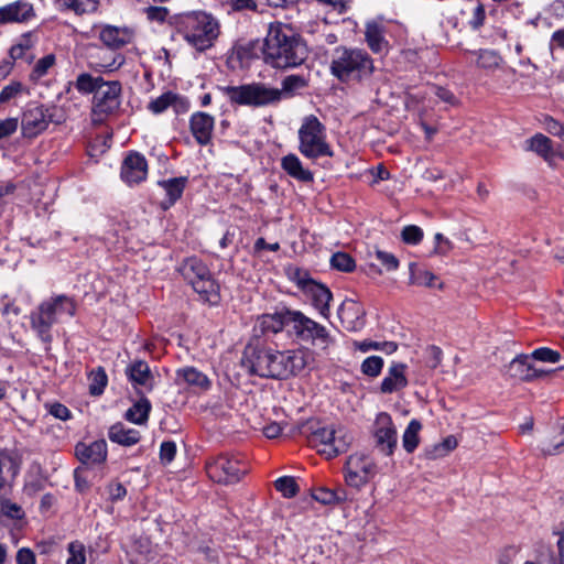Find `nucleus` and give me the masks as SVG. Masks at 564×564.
<instances>
[{"label": "nucleus", "mask_w": 564, "mask_h": 564, "mask_svg": "<svg viewBox=\"0 0 564 564\" xmlns=\"http://www.w3.org/2000/svg\"><path fill=\"white\" fill-rule=\"evenodd\" d=\"M310 358L307 349L280 351L257 340L245 346L239 365L249 376L284 380L304 370Z\"/></svg>", "instance_id": "f257e3e1"}, {"label": "nucleus", "mask_w": 564, "mask_h": 564, "mask_svg": "<svg viewBox=\"0 0 564 564\" xmlns=\"http://www.w3.org/2000/svg\"><path fill=\"white\" fill-rule=\"evenodd\" d=\"M286 328L288 333L299 341L308 343L328 355L335 339L328 330L301 311L282 307L272 314L258 316L254 332L261 335L276 334Z\"/></svg>", "instance_id": "f03ea898"}, {"label": "nucleus", "mask_w": 564, "mask_h": 564, "mask_svg": "<svg viewBox=\"0 0 564 564\" xmlns=\"http://www.w3.org/2000/svg\"><path fill=\"white\" fill-rule=\"evenodd\" d=\"M261 50L264 63L276 69L297 67L308 55L303 37L290 25L281 22L269 25Z\"/></svg>", "instance_id": "7ed1b4c3"}, {"label": "nucleus", "mask_w": 564, "mask_h": 564, "mask_svg": "<svg viewBox=\"0 0 564 564\" xmlns=\"http://www.w3.org/2000/svg\"><path fill=\"white\" fill-rule=\"evenodd\" d=\"M282 88L268 87L263 83H251L240 86H226L224 94L231 104L253 108L279 104L283 97H291L299 89L307 86V80L301 75H289L283 78Z\"/></svg>", "instance_id": "20e7f679"}, {"label": "nucleus", "mask_w": 564, "mask_h": 564, "mask_svg": "<svg viewBox=\"0 0 564 564\" xmlns=\"http://www.w3.org/2000/svg\"><path fill=\"white\" fill-rule=\"evenodd\" d=\"M173 24L180 35L197 52L214 46L219 35L218 21L204 11H192L174 17Z\"/></svg>", "instance_id": "39448f33"}, {"label": "nucleus", "mask_w": 564, "mask_h": 564, "mask_svg": "<svg viewBox=\"0 0 564 564\" xmlns=\"http://www.w3.org/2000/svg\"><path fill=\"white\" fill-rule=\"evenodd\" d=\"M375 65L370 55L359 48L336 47L330 72L341 83H361L368 80L373 74Z\"/></svg>", "instance_id": "423d86ee"}, {"label": "nucleus", "mask_w": 564, "mask_h": 564, "mask_svg": "<svg viewBox=\"0 0 564 564\" xmlns=\"http://www.w3.org/2000/svg\"><path fill=\"white\" fill-rule=\"evenodd\" d=\"M312 447L327 459L334 458L348 451L351 436L345 429L334 425H322L318 421H308L302 430Z\"/></svg>", "instance_id": "0eeeda50"}, {"label": "nucleus", "mask_w": 564, "mask_h": 564, "mask_svg": "<svg viewBox=\"0 0 564 564\" xmlns=\"http://www.w3.org/2000/svg\"><path fill=\"white\" fill-rule=\"evenodd\" d=\"M76 304L73 299L61 294L43 301L30 315L31 327L36 332L42 341H52L51 328L57 323L58 316L67 314L74 316Z\"/></svg>", "instance_id": "6e6552de"}, {"label": "nucleus", "mask_w": 564, "mask_h": 564, "mask_svg": "<svg viewBox=\"0 0 564 564\" xmlns=\"http://www.w3.org/2000/svg\"><path fill=\"white\" fill-rule=\"evenodd\" d=\"M177 271L199 295L200 300L217 305L220 301V288L207 264L198 257H188L182 261Z\"/></svg>", "instance_id": "1a4fd4ad"}, {"label": "nucleus", "mask_w": 564, "mask_h": 564, "mask_svg": "<svg viewBox=\"0 0 564 564\" xmlns=\"http://www.w3.org/2000/svg\"><path fill=\"white\" fill-rule=\"evenodd\" d=\"M299 151L310 160L333 155V151L326 142L325 127L313 115L304 118L299 129Z\"/></svg>", "instance_id": "9d476101"}, {"label": "nucleus", "mask_w": 564, "mask_h": 564, "mask_svg": "<svg viewBox=\"0 0 564 564\" xmlns=\"http://www.w3.org/2000/svg\"><path fill=\"white\" fill-rule=\"evenodd\" d=\"M205 467L208 477L213 481L223 485L237 484L248 473L246 464L228 454L209 458Z\"/></svg>", "instance_id": "9b49d317"}, {"label": "nucleus", "mask_w": 564, "mask_h": 564, "mask_svg": "<svg viewBox=\"0 0 564 564\" xmlns=\"http://www.w3.org/2000/svg\"><path fill=\"white\" fill-rule=\"evenodd\" d=\"M54 107L47 108L43 105H30L22 113V135L33 139L46 130L50 122H57L54 119Z\"/></svg>", "instance_id": "f8f14e48"}, {"label": "nucleus", "mask_w": 564, "mask_h": 564, "mask_svg": "<svg viewBox=\"0 0 564 564\" xmlns=\"http://www.w3.org/2000/svg\"><path fill=\"white\" fill-rule=\"evenodd\" d=\"M121 85L119 82H105L94 95L93 112L102 120L119 109Z\"/></svg>", "instance_id": "ddd939ff"}, {"label": "nucleus", "mask_w": 564, "mask_h": 564, "mask_svg": "<svg viewBox=\"0 0 564 564\" xmlns=\"http://www.w3.org/2000/svg\"><path fill=\"white\" fill-rule=\"evenodd\" d=\"M373 436L376 440V448L379 452L387 456L393 454L398 444V436L389 414L380 413L378 415Z\"/></svg>", "instance_id": "4468645a"}, {"label": "nucleus", "mask_w": 564, "mask_h": 564, "mask_svg": "<svg viewBox=\"0 0 564 564\" xmlns=\"http://www.w3.org/2000/svg\"><path fill=\"white\" fill-rule=\"evenodd\" d=\"M508 372L512 378L521 381H533L546 377L551 370L535 367L531 355H519L508 366Z\"/></svg>", "instance_id": "2eb2a0df"}, {"label": "nucleus", "mask_w": 564, "mask_h": 564, "mask_svg": "<svg viewBox=\"0 0 564 564\" xmlns=\"http://www.w3.org/2000/svg\"><path fill=\"white\" fill-rule=\"evenodd\" d=\"M148 174V162L145 158L138 153H129L121 165V178L129 185L139 184L144 181Z\"/></svg>", "instance_id": "dca6fc26"}, {"label": "nucleus", "mask_w": 564, "mask_h": 564, "mask_svg": "<svg viewBox=\"0 0 564 564\" xmlns=\"http://www.w3.org/2000/svg\"><path fill=\"white\" fill-rule=\"evenodd\" d=\"M34 17L33 6L25 0H18L0 8V24L25 23Z\"/></svg>", "instance_id": "f3484780"}, {"label": "nucleus", "mask_w": 564, "mask_h": 564, "mask_svg": "<svg viewBox=\"0 0 564 564\" xmlns=\"http://www.w3.org/2000/svg\"><path fill=\"white\" fill-rule=\"evenodd\" d=\"M75 455L83 465L101 464L107 458V443L105 440H99L86 444L79 442L75 446Z\"/></svg>", "instance_id": "a211bd4d"}, {"label": "nucleus", "mask_w": 564, "mask_h": 564, "mask_svg": "<svg viewBox=\"0 0 564 564\" xmlns=\"http://www.w3.org/2000/svg\"><path fill=\"white\" fill-rule=\"evenodd\" d=\"M214 122V117L206 112L198 111L192 115L191 131L200 145H207L210 142Z\"/></svg>", "instance_id": "6ab92c4d"}, {"label": "nucleus", "mask_w": 564, "mask_h": 564, "mask_svg": "<svg viewBox=\"0 0 564 564\" xmlns=\"http://www.w3.org/2000/svg\"><path fill=\"white\" fill-rule=\"evenodd\" d=\"M406 368L405 364L392 362L388 369L387 376L380 384V391L382 393H392L404 389L409 383L405 377Z\"/></svg>", "instance_id": "aec40b11"}, {"label": "nucleus", "mask_w": 564, "mask_h": 564, "mask_svg": "<svg viewBox=\"0 0 564 564\" xmlns=\"http://www.w3.org/2000/svg\"><path fill=\"white\" fill-rule=\"evenodd\" d=\"M99 39L107 47L118 50L132 41L133 32L128 28L105 25L100 31Z\"/></svg>", "instance_id": "412c9836"}, {"label": "nucleus", "mask_w": 564, "mask_h": 564, "mask_svg": "<svg viewBox=\"0 0 564 564\" xmlns=\"http://www.w3.org/2000/svg\"><path fill=\"white\" fill-rule=\"evenodd\" d=\"M187 181L186 176H180L158 182L166 195L165 199L161 202L162 209L171 208L182 197Z\"/></svg>", "instance_id": "4be33fe9"}, {"label": "nucleus", "mask_w": 564, "mask_h": 564, "mask_svg": "<svg viewBox=\"0 0 564 564\" xmlns=\"http://www.w3.org/2000/svg\"><path fill=\"white\" fill-rule=\"evenodd\" d=\"M304 293L311 297L313 306L326 317L329 312V302L333 299L330 290L324 284L314 281L306 286Z\"/></svg>", "instance_id": "5701e85b"}, {"label": "nucleus", "mask_w": 564, "mask_h": 564, "mask_svg": "<svg viewBox=\"0 0 564 564\" xmlns=\"http://www.w3.org/2000/svg\"><path fill=\"white\" fill-rule=\"evenodd\" d=\"M281 167L292 178L302 183H312L314 174L305 169L297 155L290 153L281 159Z\"/></svg>", "instance_id": "b1692460"}, {"label": "nucleus", "mask_w": 564, "mask_h": 564, "mask_svg": "<svg viewBox=\"0 0 564 564\" xmlns=\"http://www.w3.org/2000/svg\"><path fill=\"white\" fill-rule=\"evenodd\" d=\"M365 37L369 48L376 54L382 53L388 47V41L384 39V28L378 22H367Z\"/></svg>", "instance_id": "393cba45"}, {"label": "nucleus", "mask_w": 564, "mask_h": 564, "mask_svg": "<svg viewBox=\"0 0 564 564\" xmlns=\"http://www.w3.org/2000/svg\"><path fill=\"white\" fill-rule=\"evenodd\" d=\"M129 380L135 384L152 389V373L150 367L144 360H135L126 369Z\"/></svg>", "instance_id": "a878e982"}, {"label": "nucleus", "mask_w": 564, "mask_h": 564, "mask_svg": "<svg viewBox=\"0 0 564 564\" xmlns=\"http://www.w3.org/2000/svg\"><path fill=\"white\" fill-rule=\"evenodd\" d=\"M108 437L113 443L131 446L140 441V433L133 429H126L122 423H116L109 429Z\"/></svg>", "instance_id": "bb28decb"}, {"label": "nucleus", "mask_w": 564, "mask_h": 564, "mask_svg": "<svg viewBox=\"0 0 564 564\" xmlns=\"http://www.w3.org/2000/svg\"><path fill=\"white\" fill-rule=\"evenodd\" d=\"M18 473L14 459L6 452H0V492L11 487Z\"/></svg>", "instance_id": "cd10ccee"}, {"label": "nucleus", "mask_w": 564, "mask_h": 564, "mask_svg": "<svg viewBox=\"0 0 564 564\" xmlns=\"http://www.w3.org/2000/svg\"><path fill=\"white\" fill-rule=\"evenodd\" d=\"M151 411V402L148 398L141 397L129 408L124 414V419L131 423L142 425L147 423Z\"/></svg>", "instance_id": "c85d7f7f"}, {"label": "nucleus", "mask_w": 564, "mask_h": 564, "mask_svg": "<svg viewBox=\"0 0 564 564\" xmlns=\"http://www.w3.org/2000/svg\"><path fill=\"white\" fill-rule=\"evenodd\" d=\"M187 105H188V102L186 100H184L176 94H173L172 91H167V93H164L163 95H161L160 97H158L156 99L152 100L149 104V109L153 113H161V112L165 111L170 106H174L175 108H177L180 106V107L186 109Z\"/></svg>", "instance_id": "c756f323"}, {"label": "nucleus", "mask_w": 564, "mask_h": 564, "mask_svg": "<svg viewBox=\"0 0 564 564\" xmlns=\"http://www.w3.org/2000/svg\"><path fill=\"white\" fill-rule=\"evenodd\" d=\"M528 150L535 152L538 155L543 158L545 161L552 160L554 152L552 148V141L550 138L542 133H536L527 141Z\"/></svg>", "instance_id": "7c9ffc66"}, {"label": "nucleus", "mask_w": 564, "mask_h": 564, "mask_svg": "<svg viewBox=\"0 0 564 564\" xmlns=\"http://www.w3.org/2000/svg\"><path fill=\"white\" fill-rule=\"evenodd\" d=\"M177 378L183 379L187 384L207 390L210 381L207 376L194 367H185L176 371Z\"/></svg>", "instance_id": "2f4dec72"}, {"label": "nucleus", "mask_w": 564, "mask_h": 564, "mask_svg": "<svg viewBox=\"0 0 564 564\" xmlns=\"http://www.w3.org/2000/svg\"><path fill=\"white\" fill-rule=\"evenodd\" d=\"M312 497L323 505L340 503L347 500V494L344 488L334 490L325 487L315 488L312 492Z\"/></svg>", "instance_id": "473e14b6"}, {"label": "nucleus", "mask_w": 564, "mask_h": 564, "mask_svg": "<svg viewBox=\"0 0 564 564\" xmlns=\"http://www.w3.org/2000/svg\"><path fill=\"white\" fill-rule=\"evenodd\" d=\"M421 429V422L415 419L411 420L408 424L402 436V445L408 453H413L416 449L420 443L419 433Z\"/></svg>", "instance_id": "72a5a7b5"}, {"label": "nucleus", "mask_w": 564, "mask_h": 564, "mask_svg": "<svg viewBox=\"0 0 564 564\" xmlns=\"http://www.w3.org/2000/svg\"><path fill=\"white\" fill-rule=\"evenodd\" d=\"M410 279L409 283L414 285H425L429 288L434 286V281L437 279L432 272L421 270L415 263L409 264Z\"/></svg>", "instance_id": "f704fd0d"}, {"label": "nucleus", "mask_w": 564, "mask_h": 564, "mask_svg": "<svg viewBox=\"0 0 564 564\" xmlns=\"http://www.w3.org/2000/svg\"><path fill=\"white\" fill-rule=\"evenodd\" d=\"M102 83H104L102 77H93L88 73H83V74L78 75L76 83H75V87L77 88V90L79 93H83V94L94 93L95 94Z\"/></svg>", "instance_id": "c9c22d12"}, {"label": "nucleus", "mask_w": 564, "mask_h": 564, "mask_svg": "<svg viewBox=\"0 0 564 564\" xmlns=\"http://www.w3.org/2000/svg\"><path fill=\"white\" fill-rule=\"evenodd\" d=\"M25 517V512L22 507L10 499L0 498V518H7L9 520H22Z\"/></svg>", "instance_id": "e433bc0d"}, {"label": "nucleus", "mask_w": 564, "mask_h": 564, "mask_svg": "<svg viewBox=\"0 0 564 564\" xmlns=\"http://www.w3.org/2000/svg\"><path fill=\"white\" fill-rule=\"evenodd\" d=\"M89 393L91 395H100L102 394L107 383L108 377L102 367H98L96 370H93L89 375Z\"/></svg>", "instance_id": "4c0bfd02"}, {"label": "nucleus", "mask_w": 564, "mask_h": 564, "mask_svg": "<svg viewBox=\"0 0 564 564\" xmlns=\"http://www.w3.org/2000/svg\"><path fill=\"white\" fill-rule=\"evenodd\" d=\"M330 267L341 272H352L356 268L354 258L346 252H335L330 258Z\"/></svg>", "instance_id": "58836bf2"}, {"label": "nucleus", "mask_w": 564, "mask_h": 564, "mask_svg": "<svg viewBox=\"0 0 564 564\" xmlns=\"http://www.w3.org/2000/svg\"><path fill=\"white\" fill-rule=\"evenodd\" d=\"M286 274L289 279L294 282L303 292L306 290L308 284L315 281L311 278V274L307 270L299 267H289L286 269Z\"/></svg>", "instance_id": "ea45409f"}, {"label": "nucleus", "mask_w": 564, "mask_h": 564, "mask_svg": "<svg viewBox=\"0 0 564 564\" xmlns=\"http://www.w3.org/2000/svg\"><path fill=\"white\" fill-rule=\"evenodd\" d=\"M383 359L379 356H370L366 358L360 366V371L368 377H378L383 368Z\"/></svg>", "instance_id": "a19ab883"}, {"label": "nucleus", "mask_w": 564, "mask_h": 564, "mask_svg": "<svg viewBox=\"0 0 564 564\" xmlns=\"http://www.w3.org/2000/svg\"><path fill=\"white\" fill-rule=\"evenodd\" d=\"M501 63L498 53L491 50H480L478 52L477 66L485 69L497 68Z\"/></svg>", "instance_id": "79ce46f5"}, {"label": "nucleus", "mask_w": 564, "mask_h": 564, "mask_svg": "<svg viewBox=\"0 0 564 564\" xmlns=\"http://www.w3.org/2000/svg\"><path fill=\"white\" fill-rule=\"evenodd\" d=\"M274 487L278 491H280L285 498H292L296 496L299 491V485L295 479L290 476H283L275 480Z\"/></svg>", "instance_id": "37998d69"}, {"label": "nucleus", "mask_w": 564, "mask_h": 564, "mask_svg": "<svg viewBox=\"0 0 564 564\" xmlns=\"http://www.w3.org/2000/svg\"><path fill=\"white\" fill-rule=\"evenodd\" d=\"M68 558L66 564H86L85 545L79 541H73L67 545Z\"/></svg>", "instance_id": "c03bdc74"}, {"label": "nucleus", "mask_w": 564, "mask_h": 564, "mask_svg": "<svg viewBox=\"0 0 564 564\" xmlns=\"http://www.w3.org/2000/svg\"><path fill=\"white\" fill-rule=\"evenodd\" d=\"M25 90V87L20 82H12L9 85L4 86L0 91V105L6 104L19 95H21Z\"/></svg>", "instance_id": "a18cd8bd"}, {"label": "nucleus", "mask_w": 564, "mask_h": 564, "mask_svg": "<svg viewBox=\"0 0 564 564\" xmlns=\"http://www.w3.org/2000/svg\"><path fill=\"white\" fill-rule=\"evenodd\" d=\"M54 63L55 56L53 54H48L40 58L32 69L31 78L39 79L42 76H44L47 73V70L54 65Z\"/></svg>", "instance_id": "49530a36"}, {"label": "nucleus", "mask_w": 564, "mask_h": 564, "mask_svg": "<svg viewBox=\"0 0 564 564\" xmlns=\"http://www.w3.org/2000/svg\"><path fill=\"white\" fill-rule=\"evenodd\" d=\"M534 360L542 362L556 364L561 360V354L557 350H553L547 347H541L532 351Z\"/></svg>", "instance_id": "de8ad7c7"}, {"label": "nucleus", "mask_w": 564, "mask_h": 564, "mask_svg": "<svg viewBox=\"0 0 564 564\" xmlns=\"http://www.w3.org/2000/svg\"><path fill=\"white\" fill-rule=\"evenodd\" d=\"M401 238L408 245H417L423 239V230L415 225L405 226L401 231Z\"/></svg>", "instance_id": "09e8293b"}, {"label": "nucleus", "mask_w": 564, "mask_h": 564, "mask_svg": "<svg viewBox=\"0 0 564 564\" xmlns=\"http://www.w3.org/2000/svg\"><path fill=\"white\" fill-rule=\"evenodd\" d=\"M375 256L387 271H394L399 268V260L394 254L380 249H376Z\"/></svg>", "instance_id": "8fccbe9b"}, {"label": "nucleus", "mask_w": 564, "mask_h": 564, "mask_svg": "<svg viewBox=\"0 0 564 564\" xmlns=\"http://www.w3.org/2000/svg\"><path fill=\"white\" fill-rule=\"evenodd\" d=\"M544 129L552 135L558 137L564 141V124L551 116H545L543 119Z\"/></svg>", "instance_id": "3c124183"}, {"label": "nucleus", "mask_w": 564, "mask_h": 564, "mask_svg": "<svg viewBox=\"0 0 564 564\" xmlns=\"http://www.w3.org/2000/svg\"><path fill=\"white\" fill-rule=\"evenodd\" d=\"M224 2L231 8L232 11L243 12L258 10L256 0H224Z\"/></svg>", "instance_id": "603ef678"}, {"label": "nucleus", "mask_w": 564, "mask_h": 564, "mask_svg": "<svg viewBox=\"0 0 564 564\" xmlns=\"http://www.w3.org/2000/svg\"><path fill=\"white\" fill-rule=\"evenodd\" d=\"M176 455V444L173 441H165L160 446V459L163 464H170Z\"/></svg>", "instance_id": "864d4df0"}, {"label": "nucleus", "mask_w": 564, "mask_h": 564, "mask_svg": "<svg viewBox=\"0 0 564 564\" xmlns=\"http://www.w3.org/2000/svg\"><path fill=\"white\" fill-rule=\"evenodd\" d=\"M486 12L482 3H478L473 11V17L469 21V25L473 30H478L485 23Z\"/></svg>", "instance_id": "5fc2aeb1"}, {"label": "nucleus", "mask_w": 564, "mask_h": 564, "mask_svg": "<svg viewBox=\"0 0 564 564\" xmlns=\"http://www.w3.org/2000/svg\"><path fill=\"white\" fill-rule=\"evenodd\" d=\"M86 471L87 468L84 466L77 467L74 471L75 487L79 492H84L89 488V481L84 475Z\"/></svg>", "instance_id": "6e6d98bb"}, {"label": "nucleus", "mask_w": 564, "mask_h": 564, "mask_svg": "<svg viewBox=\"0 0 564 564\" xmlns=\"http://www.w3.org/2000/svg\"><path fill=\"white\" fill-rule=\"evenodd\" d=\"M19 126L18 118H8L0 121V140L13 134Z\"/></svg>", "instance_id": "4d7b16f0"}, {"label": "nucleus", "mask_w": 564, "mask_h": 564, "mask_svg": "<svg viewBox=\"0 0 564 564\" xmlns=\"http://www.w3.org/2000/svg\"><path fill=\"white\" fill-rule=\"evenodd\" d=\"M345 480L348 486L354 487V488H360L361 486H364L368 482L366 480L364 474L361 475L360 473L351 470V469H346Z\"/></svg>", "instance_id": "13d9d810"}, {"label": "nucleus", "mask_w": 564, "mask_h": 564, "mask_svg": "<svg viewBox=\"0 0 564 564\" xmlns=\"http://www.w3.org/2000/svg\"><path fill=\"white\" fill-rule=\"evenodd\" d=\"M319 4L324 7H329L338 13H345L348 8L350 0H316Z\"/></svg>", "instance_id": "bf43d9fd"}, {"label": "nucleus", "mask_w": 564, "mask_h": 564, "mask_svg": "<svg viewBox=\"0 0 564 564\" xmlns=\"http://www.w3.org/2000/svg\"><path fill=\"white\" fill-rule=\"evenodd\" d=\"M169 14V10L164 7H149L147 17L150 21L164 22Z\"/></svg>", "instance_id": "052dcab7"}, {"label": "nucleus", "mask_w": 564, "mask_h": 564, "mask_svg": "<svg viewBox=\"0 0 564 564\" xmlns=\"http://www.w3.org/2000/svg\"><path fill=\"white\" fill-rule=\"evenodd\" d=\"M48 412L54 417L59 419L62 421H66L70 417V411L68 410V408L58 402L51 404Z\"/></svg>", "instance_id": "680f3d73"}, {"label": "nucleus", "mask_w": 564, "mask_h": 564, "mask_svg": "<svg viewBox=\"0 0 564 564\" xmlns=\"http://www.w3.org/2000/svg\"><path fill=\"white\" fill-rule=\"evenodd\" d=\"M367 457L364 455L355 454L350 455L346 462L345 469H351L358 473L362 471V466L366 463Z\"/></svg>", "instance_id": "e2e57ef3"}, {"label": "nucleus", "mask_w": 564, "mask_h": 564, "mask_svg": "<svg viewBox=\"0 0 564 564\" xmlns=\"http://www.w3.org/2000/svg\"><path fill=\"white\" fill-rule=\"evenodd\" d=\"M18 564H35V554L28 547H22L17 553Z\"/></svg>", "instance_id": "0e129e2a"}, {"label": "nucleus", "mask_w": 564, "mask_h": 564, "mask_svg": "<svg viewBox=\"0 0 564 564\" xmlns=\"http://www.w3.org/2000/svg\"><path fill=\"white\" fill-rule=\"evenodd\" d=\"M457 446V441L454 436L446 437L438 446L435 447L437 456H443Z\"/></svg>", "instance_id": "69168bd1"}, {"label": "nucleus", "mask_w": 564, "mask_h": 564, "mask_svg": "<svg viewBox=\"0 0 564 564\" xmlns=\"http://www.w3.org/2000/svg\"><path fill=\"white\" fill-rule=\"evenodd\" d=\"M354 346L356 349L367 352L369 350H380L381 341L365 339L361 341H354Z\"/></svg>", "instance_id": "338daca9"}, {"label": "nucleus", "mask_w": 564, "mask_h": 564, "mask_svg": "<svg viewBox=\"0 0 564 564\" xmlns=\"http://www.w3.org/2000/svg\"><path fill=\"white\" fill-rule=\"evenodd\" d=\"M538 564H563V557L549 551L547 553H542L539 556Z\"/></svg>", "instance_id": "774afa93"}]
</instances>
